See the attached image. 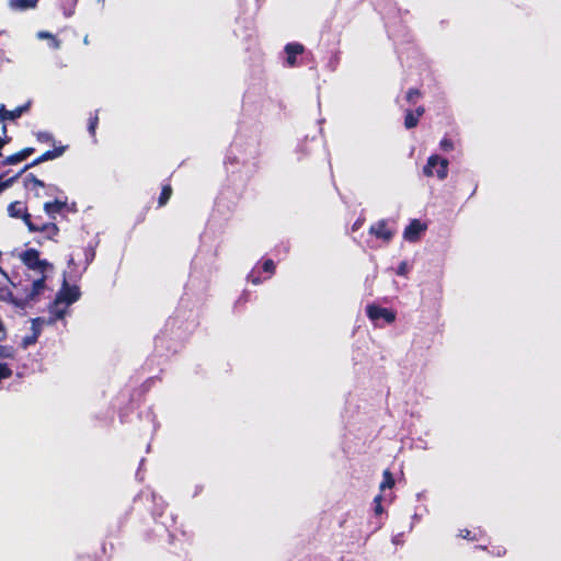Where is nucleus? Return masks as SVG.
<instances>
[{
	"mask_svg": "<svg viewBox=\"0 0 561 561\" xmlns=\"http://www.w3.org/2000/svg\"><path fill=\"white\" fill-rule=\"evenodd\" d=\"M305 47L299 43H289L284 48V64L287 67H296L304 62Z\"/></svg>",
	"mask_w": 561,
	"mask_h": 561,
	"instance_id": "9",
	"label": "nucleus"
},
{
	"mask_svg": "<svg viewBox=\"0 0 561 561\" xmlns=\"http://www.w3.org/2000/svg\"><path fill=\"white\" fill-rule=\"evenodd\" d=\"M419 118L415 116L413 111H407L404 118V126L410 129L417 125Z\"/></svg>",
	"mask_w": 561,
	"mask_h": 561,
	"instance_id": "19",
	"label": "nucleus"
},
{
	"mask_svg": "<svg viewBox=\"0 0 561 561\" xmlns=\"http://www.w3.org/2000/svg\"><path fill=\"white\" fill-rule=\"evenodd\" d=\"M459 537L467 539V540H471V541L478 539L477 534H472V531L469 529H461L459 531Z\"/></svg>",
	"mask_w": 561,
	"mask_h": 561,
	"instance_id": "25",
	"label": "nucleus"
},
{
	"mask_svg": "<svg viewBox=\"0 0 561 561\" xmlns=\"http://www.w3.org/2000/svg\"><path fill=\"white\" fill-rule=\"evenodd\" d=\"M47 42V46L51 49H57L60 46V42L57 37H43Z\"/></svg>",
	"mask_w": 561,
	"mask_h": 561,
	"instance_id": "30",
	"label": "nucleus"
},
{
	"mask_svg": "<svg viewBox=\"0 0 561 561\" xmlns=\"http://www.w3.org/2000/svg\"><path fill=\"white\" fill-rule=\"evenodd\" d=\"M81 296L80 289L78 286L68 285L66 278H64L62 286L58 294L56 295L55 300L50 304L48 312L49 317H38L32 319L31 327L28 332L21 337L20 346L23 350H27L33 346L41 335L45 325H51L57 320H61L66 317L69 311V307L76 302Z\"/></svg>",
	"mask_w": 561,
	"mask_h": 561,
	"instance_id": "1",
	"label": "nucleus"
},
{
	"mask_svg": "<svg viewBox=\"0 0 561 561\" xmlns=\"http://www.w3.org/2000/svg\"><path fill=\"white\" fill-rule=\"evenodd\" d=\"M38 228L35 231L43 232L48 239H53L58 233V227L53 222H37Z\"/></svg>",
	"mask_w": 561,
	"mask_h": 561,
	"instance_id": "14",
	"label": "nucleus"
},
{
	"mask_svg": "<svg viewBox=\"0 0 561 561\" xmlns=\"http://www.w3.org/2000/svg\"><path fill=\"white\" fill-rule=\"evenodd\" d=\"M42 162H45V160H42V156H41L37 159H35L31 164L25 165L23 171H25L26 169H28L31 167L37 165V164H39Z\"/></svg>",
	"mask_w": 561,
	"mask_h": 561,
	"instance_id": "34",
	"label": "nucleus"
},
{
	"mask_svg": "<svg viewBox=\"0 0 561 561\" xmlns=\"http://www.w3.org/2000/svg\"><path fill=\"white\" fill-rule=\"evenodd\" d=\"M21 260L28 271L32 272V274H27V284H32L35 278H44V285L47 286L46 279L48 274L53 272V265L46 260H42L38 251L34 249L24 251L21 254Z\"/></svg>",
	"mask_w": 561,
	"mask_h": 561,
	"instance_id": "3",
	"label": "nucleus"
},
{
	"mask_svg": "<svg viewBox=\"0 0 561 561\" xmlns=\"http://www.w3.org/2000/svg\"><path fill=\"white\" fill-rule=\"evenodd\" d=\"M420 98V91L417 89H410L407 93V100L410 103H414Z\"/></svg>",
	"mask_w": 561,
	"mask_h": 561,
	"instance_id": "27",
	"label": "nucleus"
},
{
	"mask_svg": "<svg viewBox=\"0 0 561 561\" xmlns=\"http://www.w3.org/2000/svg\"><path fill=\"white\" fill-rule=\"evenodd\" d=\"M420 519H421V517L417 514L413 515V522H419Z\"/></svg>",
	"mask_w": 561,
	"mask_h": 561,
	"instance_id": "39",
	"label": "nucleus"
},
{
	"mask_svg": "<svg viewBox=\"0 0 561 561\" xmlns=\"http://www.w3.org/2000/svg\"><path fill=\"white\" fill-rule=\"evenodd\" d=\"M8 215L11 218L22 219L27 226L28 230L32 232H35V230L38 228L37 221L32 219V216L28 214L27 208L23 202L15 201L9 204Z\"/></svg>",
	"mask_w": 561,
	"mask_h": 561,
	"instance_id": "6",
	"label": "nucleus"
},
{
	"mask_svg": "<svg viewBox=\"0 0 561 561\" xmlns=\"http://www.w3.org/2000/svg\"><path fill=\"white\" fill-rule=\"evenodd\" d=\"M369 233L388 243L396 234V222L391 219H381L370 226Z\"/></svg>",
	"mask_w": 561,
	"mask_h": 561,
	"instance_id": "8",
	"label": "nucleus"
},
{
	"mask_svg": "<svg viewBox=\"0 0 561 561\" xmlns=\"http://www.w3.org/2000/svg\"><path fill=\"white\" fill-rule=\"evenodd\" d=\"M367 317L374 322L377 327H382L383 324H390L396 320V313L388 309L382 308L377 305H368L366 308Z\"/></svg>",
	"mask_w": 561,
	"mask_h": 561,
	"instance_id": "7",
	"label": "nucleus"
},
{
	"mask_svg": "<svg viewBox=\"0 0 561 561\" xmlns=\"http://www.w3.org/2000/svg\"><path fill=\"white\" fill-rule=\"evenodd\" d=\"M152 500H153V503H154L152 515H153L154 518L161 517L162 516V510L165 507V504L162 501V499H160V497L158 499L154 494H152Z\"/></svg>",
	"mask_w": 561,
	"mask_h": 561,
	"instance_id": "17",
	"label": "nucleus"
},
{
	"mask_svg": "<svg viewBox=\"0 0 561 561\" xmlns=\"http://www.w3.org/2000/svg\"><path fill=\"white\" fill-rule=\"evenodd\" d=\"M98 124H99V117H98V113H95L94 116L90 117L89 126H88V131L94 140H95V131H96Z\"/></svg>",
	"mask_w": 561,
	"mask_h": 561,
	"instance_id": "22",
	"label": "nucleus"
},
{
	"mask_svg": "<svg viewBox=\"0 0 561 561\" xmlns=\"http://www.w3.org/2000/svg\"><path fill=\"white\" fill-rule=\"evenodd\" d=\"M66 206V201H54V202H48V203H45L44 205V209L46 211V214L50 217H54L55 214L61 211V209Z\"/></svg>",
	"mask_w": 561,
	"mask_h": 561,
	"instance_id": "13",
	"label": "nucleus"
},
{
	"mask_svg": "<svg viewBox=\"0 0 561 561\" xmlns=\"http://www.w3.org/2000/svg\"><path fill=\"white\" fill-rule=\"evenodd\" d=\"M37 140L41 142H50L54 140V137L50 133L47 131H39L37 134Z\"/></svg>",
	"mask_w": 561,
	"mask_h": 561,
	"instance_id": "26",
	"label": "nucleus"
},
{
	"mask_svg": "<svg viewBox=\"0 0 561 561\" xmlns=\"http://www.w3.org/2000/svg\"><path fill=\"white\" fill-rule=\"evenodd\" d=\"M84 44L88 45L89 42H88V37H84Z\"/></svg>",
	"mask_w": 561,
	"mask_h": 561,
	"instance_id": "42",
	"label": "nucleus"
},
{
	"mask_svg": "<svg viewBox=\"0 0 561 561\" xmlns=\"http://www.w3.org/2000/svg\"><path fill=\"white\" fill-rule=\"evenodd\" d=\"M439 148L444 151V152H449V151H453L455 149V144L454 141L448 138V137H444L440 142H439Z\"/></svg>",
	"mask_w": 561,
	"mask_h": 561,
	"instance_id": "23",
	"label": "nucleus"
},
{
	"mask_svg": "<svg viewBox=\"0 0 561 561\" xmlns=\"http://www.w3.org/2000/svg\"><path fill=\"white\" fill-rule=\"evenodd\" d=\"M84 255H85V267L93 261L94 256H95V252L92 248H87L84 250Z\"/></svg>",
	"mask_w": 561,
	"mask_h": 561,
	"instance_id": "31",
	"label": "nucleus"
},
{
	"mask_svg": "<svg viewBox=\"0 0 561 561\" xmlns=\"http://www.w3.org/2000/svg\"><path fill=\"white\" fill-rule=\"evenodd\" d=\"M34 152L33 148H25L21 150V153L23 154L24 160L30 157Z\"/></svg>",
	"mask_w": 561,
	"mask_h": 561,
	"instance_id": "36",
	"label": "nucleus"
},
{
	"mask_svg": "<svg viewBox=\"0 0 561 561\" xmlns=\"http://www.w3.org/2000/svg\"><path fill=\"white\" fill-rule=\"evenodd\" d=\"M30 108V103L18 106L16 108L9 111L2 104L0 105V122L3 121H15L20 118L24 113H26Z\"/></svg>",
	"mask_w": 561,
	"mask_h": 561,
	"instance_id": "12",
	"label": "nucleus"
},
{
	"mask_svg": "<svg viewBox=\"0 0 561 561\" xmlns=\"http://www.w3.org/2000/svg\"><path fill=\"white\" fill-rule=\"evenodd\" d=\"M65 150V146H60L58 148H55L54 150H48L42 154V160L48 161L59 158L64 154Z\"/></svg>",
	"mask_w": 561,
	"mask_h": 561,
	"instance_id": "16",
	"label": "nucleus"
},
{
	"mask_svg": "<svg viewBox=\"0 0 561 561\" xmlns=\"http://www.w3.org/2000/svg\"><path fill=\"white\" fill-rule=\"evenodd\" d=\"M37 35L44 36V35H51V34L47 33V32H38Z\"/></svg>",
	"mask_w": 561,
	"mask_h": 561,
	"instance_id": "40",
	"label": "nucleus"
},
{
	"mask_svg": "<svg viewBox=\"0 0 561 561\" xmlns=\"http://www.w3.org/2000/svg\"><path fill=\"white\" fill-rule=\"evenodd\" d=\"M161 524L164 525L167 528L170 527V525L167 522H164V520H161Z\"/></svg>",
	"mask_w": 561,
	"mask_h": 561,
	"instance_id": "41",
	"label": "nucleus"
},
{
	"mask_svg": "<svg viewBox=\"0 0 561 561\" xmlns=\"http://www.w3.org/2000/svg\"><path fill=\"white\" fill-rule=\"evenodd\" d=\"M49 291L44 278H35L32 284L15 285L8 274L0 275V300L24 307L39 301Z\"/></svg>",
	"mask_w": 561,
	"mask_h": 561,
	"instance_id": "2",
	"label": "nucleus"
},
{
	"mask_svg": "<svg viewBox=\"0 0 561 561\" xmlns=\"http://www.w3.org/2000/svg\"><path fill=\"white\" fill-rule=\"evenodd\" d=\"M14 350L12 346H0V358H12Z\"/></svg>",
	"mask_w": 561,
	"mask_h": 561,
	"instance_id": "24",
	"label": "nucleus"
},
{
	"mask_svg": "<svg viewBox=\"0 0 561 561\" xmlns=\"http://www.w3.org/2000/svg\"><path fill=\"white\" fill-rule=\"evenodd\" d=\"M375 502H376L375 513H376L377 515H380V514L382 513V507H381V505H380V496H377V497L375 499Z\"/></svg>",
	"mask_w": 561,
	"mask_h": 561,
	"instance_id": "32",
	"label": "nucleus"
},
{
	"mask_svg": "<svg viewBox=\"0 0 561 561\" xmlns=\"http://www.w3.org/2000/svg\"><path fill=\"white\" fill-rule=\"evenodd\" d=\"M423 113H424V107H422V106L417 107L416 111L414 112V114L417 118H420L423 115Z\"/></svg>",
	"mask_w": 561,
	"mask_h": 561,
	"instance_id": "38",
	"label": "nucleus"
},
{
	"mask_svg": "<svg viewBox=\"0 0 561 561\" xmlns=\"http://www.w3.org/2000/svg\"><path fill=\"white\" fill-rule=\"evenodd\" d=\"M409 272H410L409 264L405 261L401 262L398 266L397 274L400 276H405Z\"/></svg>",
	"mask_w": 561,
	"mask_h": 561,
	"instance_id": "29",
	"label": "nucleus"
},
{
	"mask_svg": "<svg viewBox=\"0 0 561 561\" xmlns=\"http://www.w3.org/2000/svg\"><path fill=\"white\" fill-rule=\"evenodd\" d=\"M69 264H73V259L72 257H70Z\"/></svg>",
	"mask_w": 561,
	"mask_h": 561,
	"instance_id": "43",
	"label": "nucleus"
},
{
	"mask_svg": "<svg viewBox=\"0 0 561 561\" xmlns=\"http://www.w3.org/2000/svg\"><path fill=\"white\" fill-rule=\"evenodd\" d=\"M24 186L27 191H32L36 196H41L39 190L43 188L45 191V195L53 196L55 193L59 192V188L55 185H46L43 181L38 180L33 174H27L24 178Z\"/></svg>",
	"mask_w": 561,
	"mask_h": 561,
	"instance_id": "10",
	"label": "nucleus"
},
{
	"mask_svg": "<svg viewBox=\"0 0 561 561\" xmlns=\"http://www.w3.org/2000/svg\"><path fill=\"white\" fill-rule=\"evenodd\" d=\"M276 265L273 260L267 259L263 262H257L248 274L247 279L253 285H260L265 279L272 277L275 273Z\"/></svg>",
	"mask_w": 561,
	"mask_h": 561,
	"instance_id": "4",
	"label": "nucleus"
},
{
	"mask_svg": "<svg viewBox=\"0 0 561 561\" xmlns=\"http://www.w3.org/2000/svg\"><path fill=\"white\" fill-rule=\"evenodd\" d=\"M42 162H45V160H42V156H41L37 159H35L31 164L25 165L23 171H25L26 169H28L31 167L37 165V164H39Z\"/></svg>",
	"mask_w": 561,
	"mask_h": 561,
	"instance_id": "33",
	"label": "nucleus"
},
{
	"mask_svg": "<svg viewBox=\"0 0 561 561\" xmlns=\"http://www.w3.org/2000/svg\"><path fill=\"white\" fill-rule=\"evenodd\" d=\"M171 195H172L171 186L170 185H164L162 187L161 194L159 196V201H158L159 206L160 207L164 206L168 203V201L170 199Z\"/></svg>",
	"mask_w": 561,
	"mask_h": 561,
	"instance_id": "18",
	"label": "nucleus"
},
{
	"mask_svg": "<svg viewBox=\"0 0 561 561\" xmlns=\"http://www.w3.org/2000/svg\"><path fill=\"white\" fill-rule=\"evenodd\" d=\"M394 484V480L392 478V474L390 473L389 470H386L382 474V482L380 483V489L381 490H386V489H391Z\"/></svg>",
	"mask_w": 561,
	"mask_h": 561,
	"instance_id": "20",
	"label": "nucleus"
},
{
	"mask_svg": "<svg viewBox=\"0 0 561 561\" xmlns=\"http://www.w3.org/2000/svg\"><path fill=\"white\" fill-rule=\"evenodd\" d=\"M38 0H11V7L18 10L34 8Z\"/></svg>",
	"mask_w": 561,
	"mask_h": 561,
	"instance_id": "15",
	"label": "nucleus"
},
{
	"mask_svg": "<svg viewBox=\"0 0 561 561\" xmlns=\"http://www.w3.org/2000/svg\"><path fill=\"white\" fill-rule=\"evenodd\" d=\"M426 230V225L417 219H413L404 229L403 238L409 242H416L420 240L422 233Z\"/></svg>",
	"mask_w": 561,
	"mask_h": 561,
	"instance_id": "11",
	"label": "nucleus"
},
{
	"mask_svg": "<svg viewBox=\"0 0 561 561\" xmlns=\"http://www.w3.org/2000/svg\"><path fill=\"white\" fill-rule=\"evenodd\" d=\"M448 160L439 157L438 154H432L428 157L426 164L423 168V173L426 176L436 175L438 180L443 181L448 175Z\"/></svg>",
	"mask_w": 561,
	"mask_h": 561,
	"instance_id": "5",
	"label": "nucleus"
},
{
	"mask_svg": "<svg viewBox=\"0 0 561 561\" xmlns=\"http://www.w3.org/2000/svg\"><path fill=\"white\" fill-rule=\"evenodd\" d=\"M24 160L23 158V154L20 152L18 153H14V154H11L9 157H7L3 161H2V165H13V164H18L20 162H22Z\"/></svg>",
	"mask_w": 561,
	"mask_h": 561,
	"instance_id": "21",
	"label": "nucleus"
},
{
	"mask_svg": "<svg viewBox=\"0 0 561 561\" xmlns=\"http://www.w3.org/2000/svg\"><path fill=\"white\" fill-rule=\"evenodd\" d=\"M12 374V370L9 368L7 364L0 363V379L9 378Z\"/></svg>",
	"mask_w": 561,
	"mask_h": 561,
	"instance_id": "28",
	"label": "nucleus"
},
{
	"mask_svg": "<svg viewBox=\"0 0 561 561\" xmlns=\"http://www.w3.org/2000/svg\"><path fill=\"white\" fill-rule=\"evenodd\" d=\"M248 299H249V293L248 291H243L242 295L237 300V304H244V302L248 301Z\"/></svg>",
	"mask_w": 561,
	"mask_h": 561,
	"instance_id": "35",
	"label": "nucleus"
},
{
	"mask_svg": "<svg viewBox=\"0 0 561 561\" xmlns=\"http://www.w3.org/2000/svg\"><path fill=\"white\" fill-rule=\"evenodd\" d=\"M493 554L501 557L505 553V550L502 547H497L495 550L492 551Z\"/></svg>",
	"mask_w": 561,
	"mask_h": 561,
	"instance_id": "37",
	"label": "nucleus"
}]
</instances>
